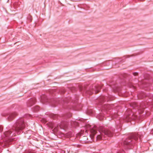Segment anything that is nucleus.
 <instances>
[{
    "mask_svg": "<svg viewBox=\"0 0 153 153\" xmlns=\"http://www.w3.org/2000/svg\"><path fill=\"white\" fill-rule=\"evenodd\" d=\"M25 126V124L23 119L18 120L12 129L5 132L4 135V137H6L7 139H9L11 137L16 135V133H17L18 134H20Z\"/></svg>",
    "mask_w": 153,
    "mask_h": 153,
    "instance_id": "nucleus-1",
    "label": "nucleus"
},
{
    "mask_svg": "<svg viewBox=\"0 0 153 153\" xmlns=\"http://www.w3.org/2000/svg\"><path fill=\"white\" fill-rule=\"evenodd\" d=\"M91 137L92 138L97 133H98L97 137V139L98 140H105V137L108 136L111 137L112 136L113 133L103 127H100L99 129L98 132H97L95 128L91 130Z\"/></svg>",
    "mask_w": 153,
    "mask_h": 153,
    "instance_id": "nucleus-2",
    "label": "nucleus"
},
{
    "mask_svg": "<svg viewBox=\"0 0 153 153\" xmlns=\"http://www.w3.org/2000/svg\"><path fill=\"white\" fill-rule=\"evenodd\" d=\"M138 134H136L131 135L121 144L122 147L125 149L131 148V145L133 140L136 141L138 139Z\"/></svg>",
    "mask_w": 153,
    "mask_h": 153,
    "instance_id": "nucleus-3",
    "label": "nucleus"
},
{
    "mask_svg": "<svg viewBox=\"0 0 153 153\" xmlns=\"http://www.w3.org/2000/svg\"><path fill=\"white\" fill-rule=\"evenodd\" d=\"M17 114L16 112L11 113L9 114L8 117V120L10 121L12 120L17 115Z\"/></svg>",
    "mask_w": 153,
    "mask_h": 153,
    "instance_id": "nucleus-4",
    "label": "nucleus"
},
{
    "mask_svg": "<svg viewBox=\"0 0 153 153\" xmlns=\"http://www.w3.org/2000/svg\"><path fill=\"white\" fill-rule=\"evenodd\" d=\"M136 118V117L134 115L132 114V115L130 114L126 116V120L128 121H129L132 119H134Z\"/></svg>",
    "mask_w": 153,
    "mask_h": 153,
    "instance_id": "nucleus-5",
    "label": "nucleus"
},
{
    "mask_svg": "<svg viewBox=\"0 0 153 153\" xmlns=\"http://www.w3.org/2000/svg\"><path fill=\"white\" fill-rule=\"evenodd\" d=\"M8 142H7L6 141H4V142H2V141H1L0 142V148L1 147H3L4 146H7V143Z\"/></svg>",
    "mask_w": 153,
    "mask_h": 153,
    "instance_id": "nucleus-6",
    "label": "nucleus"
},
{
    "mask_svg": "<svg viewBox=\"0 0 153 153\" xmlns=\"http://www.w3.org/2000/svg\"><path fill=\"white\" fill-rule=\"evenodd\" d=\"M59 127L61 128L65 129L67 128L66 125L65 124V123H62L59 125Z\"/></svg>",
    "mask_w": 153,
    "mask_h": 153,
    "instance_id": "nucleus-7",
    "label": "nucleus"
},
{
    "mask_svg": "<svg viewBox=\"0 0 153 153\" xmlns=\"http://www.w3.org/2000/svg\"><path fill=\"white\" fill-rule=\"evenodd\" d=\"M109 107L110 105H105L103 107L102 109L104 110H107L109 109Z\"/></svg>",
    "mask_w": 153,
    "mask_h": 153,
    "instance_id": "nucleus-8",
    "label": "nucleus"
},
{
    "mask_svg": "<svg viewBox=\"0 0 153 153\" xmlns=\"http://www.w3.org/2000/svg\"><path fill=\"white\" fill-rule=\"evenodd\" d=\"M36 102V100L35 99H34L33 100H30V104H31L32 105L35 103V102Z\"/></svg>",
    "mask_w": 153,
    "mask_h": 153,
    "instance_id": "nucleus-9",
    "label": "nucleus"
},
{
    "mask_svg": "<svg viewBox=\"0 0 153 153\" xmlns=\"http://www.w3.org/2000/svg\"><path fill=\"white\" fill-rule=\"evenodd\" d=\"M111 96L109 97V99H107V97H104V99H103L105 100V101H106V100H107L108 101L109 100H113V99H111L110 97H111Z\"/></svg>",
    "mask_w": 153,
    "mask_h": 153,
    "instance_id": "nucleus-10",
    "label": "nucleus"
},
{
    "mask_svg": "<svg viewBox=\"0 0 153 153\" xmlns=\"http://www.w3.org/2000/svg\"><path fill=\"white\" fill-rule=\"evenodd\" d=\"M53 128H54V129L55 131H56L57 130V128L56 127V125H53L52 126Z\"/></svg>",
    "mask_w": 153,
    "mask_h": 153,
    "instance_id": "nucleus-11",
    "label": "nucleus"
},
{
    "mask_svg": "<svg viewBox=\"0 0 153 153\" xmlns=\"http://www.w3.org/2000/svg\"><path fill=\"white\" fill-rule=\"evenodd\" d=\"M36 111H37L39 109V107L38 106H36L35 108Z\"/></svg>",
    "mask_w": 153,
    "mask_h": 153,
    "instance_id": "nucleus-12",
    "label": "nucleus"
},
{
    "mask_svg": "<svg viewBox=\"0 0 153 153\" xmlns=\"http://www.w3.org/2000/svg\"><path fill=\"white\" fill-rule=\"evenodd\" d=\"M99 91V88H98L95 91L96 93H98Z\"/></svg>",
    "mask_w": 153,
    "mask_h": 153,
    "instance_id": "nucleus-13",
    "label": "nucleus"
},
{
    "mask_svg": "<svg viewBox=\"0 0 153 153\" xmlns=\"http://www.w3.org/2000/svg\"><path fill=\"white\" fill-rule=\"evenodd\" d=\"M2 127L1 126H0V132H1L2 131Z\"/></svg>",
    "mask_w": 153,
    "mask_h": 153,
    "instance_id": "nucleus-14",
    "label": "nucleus"
},
{
    "mask_svg": "<svg viewBox=\"0 0 153 153\" xmlns=\"http://www.w3.org/2000/svg\"><path fill=\"white\" fill-rule=\"evenodd\" d=\"M137 74V73H134V76H136Z\"/></svg>",
    "mask_w": 153,
    "mask_h": 153,
    "instance_id": "nucleus-15",
    "label": "nucleus"
},
{
    "mask_svg": "<svg viewBox=\"0 0 153 153\" xmlns=\"http://www.w3.org/2000/svg\"><path fill=\"white\" fill-rule=\"evenodd\" d=\"M112 116L113 117V118H115L117 117V115H115V116Z\"/></svg>",
    "mask_w": 153,
    "mask_h": 153,
    "instance_id": "nucleus-16",
    "label": "nucleus"
},
{
    "mask_svg": "<svg viewBox=\"0 0 153 153\" xmlns=\"http://www.w3.org/2000/svg\"><path fill=\"white\" fill-rule=\"evenodd\" d=\"M98 119H100V120H103V119L101 117L98 118Z\"/></svg>",
    "mask_w": 153,
    "mask_h": 153,
    "instance_id": "nucleus-17",
    "label": "nucleus"
},
{
    "mask_svg": "<svg viewBox=\"0 0 153 153\" xmlns=\"http://www.w3.org/2000/svg\"><path fill=\"white\" fill-rule=\"evenodd\" d=\"M140 95L139 96V97H140Z\"/></svg>",
    "mask_w": 153,
    "mask_h": 153,
    "instance_id": "nucleus-18",
    "label": "nucleus"
},
{
    "mask_svg": "<svg viewBox=\"0 0 153 153\" xmlns=\"http://www.w3.org/2000/svg\"><path fill=\"white\" fill-rule=\"evenodd\" d=\"M9 140L10 141H11V140Z\"/></svg>",
    "mask_w": 153,
    "mask_h": 153,
    "instance_id": "nucleus-19",
    "label": "nucleus"
}]
</instances>
